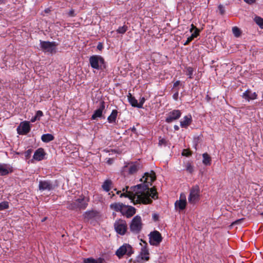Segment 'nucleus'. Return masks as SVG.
Returning a JSON list of instances; mask_svg holds the SVG:
<instances>
[{
	"instance_id": "obj_55",
	"label": "nucleus",
	"mask_w": 263,
	"mask_h": 263,
	"mask_svg": "<svg viewBox=\"0 0 263 263\" xmlns=\"http://www.w3.org/2000/svg\"><path fill=\"white\" fill-rule=\"evenodd\" d=\"M174 128L176 129V130H178L179 129V127L177 125H175L174 126Z\"/></svg>"
},
{
	"instance_id": "obj_57",
	"label": "nucleus",
	"mask_w": 263,
	"mask_h": 263,
	"mask_svg": "<svg viewBox=\"0 0 263 263\" xmlns=\"http://www.w3.org/2000/svg\"><path fill=\"white\" fill-rule=\"evenodd\" d=\"M120 192H121V191H118L117 192V194H119Z\"/></svg>"
},
{
	"instance_id": "obj_21",
	"label": "nucleus",
	"mask_w": 263,
	"mask_h": 263,
	"mask_svg": "<svg viewBox=\"0 0 263 263\" xmlns=\"http://www.w3.org/2000/svg\"><path fill=\"white\" fill-rule=\"evenodd\" d=\"M11 172L10 168L6 164H0V175L5 176Z\"/></svg>"
},
{
	"instance_id": "obj_56",
	"label": "nucleus",
	"mask_w": 263,
	"mask_h": 263,
	"mask_svg": "<svg viewBox=\"0 0 263 263\" xmlns=\"http://www.w3.org/2000/svg\"><path fill=\"white\" fill-rule=\"evenodd\" d=\"M111 161H112V160H110V159H109V160H108V163L109 164H111Z\"/></svg>"
},
{
	"instance_id": "obj_25",
	"label": "nucleus",
	"mask_w": 263,
	"mask_h": 263,
	"mask_svg": "<svg viewBox=\"0 0 263 263\" xmlns=\"http://www.w3.org/2000/svg\"><path fill=\"white\" fill-rule=\"evenodd\" d=\"M128 99L129 102V103L131 104V105L133 106L137 107L138 108V103L137 100L132 96L131 93H129L128 95Z\"/></svg>"
},
{
	"instance_id": "obj_53",
	"label": "nucleus",
	"mask_w": 263,
	"mask_h": 263,
	"mask_svg": "<svg viewBox=\"0 0 263 263\" xmlns=\"http://www.w3.org/2000/svg\"><path fill=\"white\" fill-rule=\"evenodd\" d=\"M37 120V118H36V116H35L34 117H33L31 119V121L32 122H35L36 120Z\"/></svg>"
},
{
	"instance_id": "obj_30",
	"label": "nucleus",
	"mask_w": 263,
	"mask_h": 263,
	"mask_svg": "<svg viewBox=\"0 0 263 263\" xmlns=\"http://www.w3.org/2000/svg\"><path fill=\"white\" fill-rule=\"evenodd\" d=\"M67 208L69 210L79 209L78 204L76 203V200L72 201V202L68 203Z\"/></svg>"
},
{
	"instance_id": "obj_45",
	"label": "nucleus",
	"mask_w": 263,
	"mask_h": 263,
	"mask_svg": "<svg viewBox=\"0 0 263 263\" xmlns=\"http://www.w3.org/2000/svg\"><path fill=\"white\" fill-rule=\"evenodd\" d=\"M31 151L30 149H29L25 153L26 154V157H28L29 156V155L31 154Z\"/></svg>"
},
{
	"instance_id": "obj_27",
	"label": "nucleus",
	"mask_w": 263,
	"mask_h": 263,
	"mask_svg": "<svg viewBox=\"0 0 263 263\" xmlns=\"http://www.w3.org/2000/svg\"><path fill=\"white\" fill-rule=\"evenodd\" d=\"M203 156V163L206 165H210L211 163V159L210 156L207 154L204 153L202 155Z\"/></svg>"
},
{
	"instance_id": "obj_10",
	"label": "nucleus",
	"mask_w": 263,
	"mask_h": 263,
	"mask_svg": "<svg viewBox=\"0 0 263 263\" xmlns=\"http://www.w3.org/2000/svg\"><path fill=\"white\" fill-rule=\"evenodd\" d=\"M128 205H126L122 203H113L110 205V208L112 210L116 212H120L121 213L125 216L126 213V209H127Z\"/></svg>"
},
{
	"instance_id": "obj_1",
	"label": "nucleus",
	"mask_w": 263,
	"mask_h": 263,
	"mask_svg": "<svg viewBox=\"0 0 263 263\" xmlns=\"http://www.w3.org/2000/svg\"><path fill=\"white\" fill-rule=\"evenodd\" d=\"M144 180L143 184H138L130 187L128 191V186H126L122 190L123 192H126L120 194V197H128L135 203L142 202L144 204L151 203L152 202L150 197L153 199L157 198V192L154 187L149 189V185H152V182L156 179V175L154 171L150 173H145L141 181Z\"/></svg>"
},
{
	"instance_id": "obj_59",
	"label": "nucleus",
	"mask_w": 263,
	"mask_h": 263,
	"mask_svg": "<svg viewBox=\"0 0 263 263\" xmlns=\"http://www.w3.org/2000/svg\"><path fill=\"white\" fill-rule=\"evenodd\" d=\"M261 215L263 216V212L261 213Z\"/></svg>"
},
{
	"instance_id": "obj_31",
	"label": "nucleus",
	"mask_w": 263,
	"mask_h": 263,
	"mask_svg": "<svg viewBox=\"0 0 263 263\" xmlns=\"http://www.w3.org/2000/svg\"><path fill=\"white\" fill-rule=\"evenodd\" d=\"M9 204L8 201H4L0 203V211L9 209Z\"/></svg>"
},
{
	"instance_id": "obj_42",
	"label": "nucleus",
	"mask_w": 263,
	"mask_h": 263,
	"mask_svg": "<svg viewBox=\"0 0 263 263\" xmlns=\"http://www.w3.org/2000/svg\"><path fill=\"white\" fill-rule=\"evenodd\" d=\"M194 39V38L192 36H189L187 39V40L186 41V42L184 43V45H187L190 42H191Z\"/></svg>"
},
{
	"instance_id": "obj_44",
	"label": "nucleus",
	"mask_w": 263,
	"mask_h": 263,
	"mask_svg": "<svg viewBox=\"0 0 263 263\" xmlns=\"http://www.w3.org/2000/svg\"><path fill=\"white\" fill-rule=\"evenodd\" d=\"M247 3L251 4H253L255 2V0H244Z\"/></svg>"
},
{
	"instance_id": "obj_51",
	"label": "nucleus",
	"mask_w": 263,
	"mask_h": 263,
	"mask_svg": "<svg viewBox=\"0 0 263 263\" xmlns=\"http://www.w3.org/2000/svg\"><path fill=\"white\" fill-rule=\"evenodd\" d=\"M242 219H238L236 220L235 222H234L232 224H237L238 223H239Z\"/></svg>"
},
{
	"instance_id": "obj_26",
	"label": "nucleus",
	"mask_w": 263,
	"mask_h": 263,
	"mask_svg": "<svg viewBox=\"0 0 263 263\" xmlns=\"http://www.w3.org/2000/svg\"><path fill=\"white\" fill-rule=\"evenodd\" d=\"M103 259L99 258L98 259H95L92 258H88L84 259V263H102Z\"/></svg>"
},
{
	"instance_id": "obj_19",
	"label": "nucleus",
	"mask_w": 263,
	"mask_h": 263,
	"mask_svg": "<svg viewBox=\"0 0 263 263\" xmlns=\"http://www.w3.org/2000/svg\"><path fill=\"white\" fill-rule=\"evenodd\" d=\"M192 121L191 115L186 116L183 118V120L180 121V126L182 127L186 128L191 124Z\"/></svg>"
},
{
	"instance_id": "obj_18",
	"label": "nucleus",
	"mask_w": 263,
	"mask_h": 263,
	"mask_svg": "<svg viewBox=\"0 0 263 263\" xmlns=\"http://www.w3.org/2000/svg\"><path fill=\"white\" fill-rule=\"evenodd\" d=\"M45 153L44 149H37L34 153L33 158L37 161H40L44 158Z\"/></svg>"
},
{
	"instance_id": "obj_6",
	"label": "nucleus",
	"mask_w": 263,
	"mask_h": 263,
	"mask_svg": "<svg viewBox=\"0 0 263 263\" xmlns=\"http://www.w3.org/2000/svg\"><path fill=\"white\" fill-rule=\"evenodd\" d=\"M89 63L93 68L99 69L102 68L104 60L100 55H92L89 58Z\"/></svg>"
},
{
	"instance_id": "obj_50",
	"label": "nucleus",
	"mask_w": 263,
	"mask_h": 263,
	"mask_svg": "<svg viewBox=\"0 0 263 263\" xmlns=\"http://www.w3.org/2000/svg\"><path fill=\"white\" fill-rule=\"evenodd\" d=\"M103 48V45L101 43H99L98 44V45L97 46V48L99 49V50H101Z\"/></svg>"
},
{
	"instance_id": "obj_29",
	"label": "nucleus",
	"mask_w": 263,
	"mask_h": 263,
	"mask_svg": "<svg viewBox=\"0 0 263 263\" xmlns=\"http://www.w3.org/2000/svg\"><path fill=\"white\" fill-rule=\"evenodd\" d=\"M53 136L51 134H47L42 136V140L45 142H49L53 139Z\"/></svg>"
},
{
	"instance_id": "obj_4",
	"label": "nucleus",
	"mask_w": 263,
	"mask_h": 263,
	"mask_svg": "<svg viewBox=\"0 0 263 263\" xmlns=\"http://www.w3.org/2000/svg\"><path fill=\"white\" fill-rule=\"evenodd\" d=\"M133 253L134 251L131 246L125 243L116 251V254L119 258H121L124 255L130 256Z\"/></svg>"
},
{
	"instance_id": "obj_11",
	"label": "nucleus",
	"mask_w": 263,
	"mask_h": 263,
	"mask_svg": "<svg viewBox=\"0 0 263 263\" xmlns=\"http://www.w3.org/2000/svg\"><path fill=\"white\" fill-rule=\"evenodd\" d=\"M30 130V124L28 121L21 122L17 128V133L20 135H26L29 132Z\"/></svg>"
},
{
	"instance_id": "obj_38",
	"label": "nucleus",
	"mask_w": 263,
	"mask_h": 263,
	"mask_svg": "<svg viewBox=\"0 0 263 263\" xmlns=\"http://www.w3.org/2000/svg\"><path fill=\"white\" fill-rule=\"evenodd\" d=\"M199 32V30L197 28H196V30H195L194 32L192 33L191 36H192L194 39L198 35Z\"/></svg>"
},
{
	"instance_id": "obj_34",
	"label": "nucleus",
	"mask_w": 263,
	"mask_h": 263,
	"mask_svg": "<svg viewBox=\"0 0 263 263\" xmlns=\"http://www.w3.org/2000/svg\"><path fill=\"white\" fill-rule=\"evenodd\" d=\"M127 27L126 26L124 25L122 27H120L117 30V32L119 33H124L127 30Z\"/></svg>"
},
{
	"instance_id": "obj_47",
	"label": "nucleus",
	"mask_w": 263,
	"mask_h": 263,
	"mask_svg": "<svg viewBox=\"0 0 263 263\" xmlns=\"http://www.w3.org/2000/svg\"><path fill=\"white\" fill-rule=\"evenodd\" d=\"M178 95H179L178 92H176L175 94H174L173 98L175 100H177L178 99Z\"/></svg>"
},
{
	"instance_id": "obj_37",
	"label": "nucleus",
	"mask_w": 263,
	"mask_h": 263,
	"mask_svg": "<svg viewBox=\"0 0 263 263\" xmlns=\"http://www.w3.org/2000/svg\"><path fill=\"white\" fill-rule=\"evenodd\" d=\"M193 69L191 67H188L186 69V74L189 76L190 78H192V76L193 74Z\"/></svg>"
},
{
	"instance_id": "obj_9",
	"label": "nucleus",
	"mask_w": 263,
	"mask_h": 263,
	"mask_svg": "<svg viewBox=\"0 0 263 263\" xmlns=\"http://www.w3.org/2000/svg\"><path fill=\"white\" fill-rule=\"evenodd\" d=\"M56 46L57 45L54 42L41 41V47L45 52H55Z\"/></svg>"
},
{
	"instance_id": "obj_7",
	"label": "nucleus",
	"mask_w": 263,
	"mask_h": 263,
	"mask_svg": "<svg viewBox=\"0 0 263 263\" xmlns=\"http://www.w3.org/2000/svg\"><path fill=\"white\" fill-rule=\"evenodd\" d=\"M149 237V242L153 246H158L162 240L161 234L157 231L151 232Z\"/></svg>"
},
{
	"instance_id": "obj_17",
	"label": "nucleus",
	"mask_w": 263,
	"mask_h": 263,
	"mask_svg": "<svg viewBox=\"0 0 263 263\" xmlns=\"http://www.w3.org/2000/svg\"><path fill=\"white\" fill-rule=\"evenodd\" d=\"M257 96V95L255 92L247 90L243 93L242 98L249 101L250 100L256 99Z\"/></svg>"
},
{
	"instance_id": "obj_8",
	"label": "nucleus",
	"mask_w": 263,
	"mask_h": 263,
	"mask_svg": "<svg viewBox=\"0 0 263 263\" xmlns=\"http://www.w3.org/2000/svg\"><path fill=\"white\" fill-rule=\"evenodd\" d=\"M142 167V165L139 161L128 163L124 167V170L128 169L129 174L136 173Z\"/></svg>"
},
{
	"instance_id": "obj_2",
	"label": "nucleus",
	"mask_w": 263,
	"mask_h": 263,
	"mask_svg": "<svg viewBox=\"0 0 263 263\" xmlns=\"http://www.w3.org/2000/svg\"><path fill=\"white\" fill-rule=\"evenodd\" d=\"M142 226L141 217L137 215L133 218L130 222L129 224L130 231L134 234H139L142 229Z\"/></svg>"
},
{
	"instance_id": "obj_49",
	"label": "nucleus",
	"mask_w": 263,
	"mask_h": 263,
	"mask_svg": "<svg viewBox=\"0 0 263 263\" xmlns=\"http://www.w3.org/2000/svg\"><path fill=\"white\" fill-rule=\"evenodd\" d=\"M180 83V82L179 81H177L174 84V87H177L178 86Z\"/></svg>"
},
{
	"instance_id": "obj_33",
	"label": "nucleus",
	"mask_w": 263,
	"mask_h": 263,
	"mask_svg": "<svg viewBox=\"0 0 263 263\" xmlns=\"http://www.w3.org/2000/svg\"><path fill=\"white\" fill-rule=\"evenodd\" d=\"M232 31L233 34L236 37H238L240 36L241 32L240 29L237 27H234L232 28Z\"/></svg>"
},
{
	"instance_id": "obj_41",
	"label": "nucleus",
	"mask_w": 263,
	"mask_h": 263,
	"mask_svg": "<svg viewBox=\"0 0 263 263\" xmlns=\"http://www.w3.org/2000/svg\"><path fill=\"white\" fill-rule=\"evenodd\" d=\"M218 9L219 10L220 13L221 14H223L224 13V9L223 6L220 5L218 7Z\"/></svg>"
},
{
	"instance_id": "obj_32",
	"label": "nucleus",
	"mask_w": 263,
	"mask_h": 263,
	"mask_svg": "<svg viewBox=\"0 0 263 263\" xmlns=\"http://www.w3.org/2000/svg\"><path fill=\"white\" fill-rule=\"evenodd\" d=\"M254 21L258 26H260V27L263 28V18L258 16H256L254 18Z\"/></svg>"
},
{
	"instance_id": "obj_20",
	"label": "nucleus",
	"mask_w": 263,
	"mask_h": 263,
	"mask_svg": "<svg viewBox=\"0 0 263 263\" xmlns=\"http://www.w3.org/2000/svg\"><path fill=\"white\" fill-rule=\"evenodd\" d=\"M112 186V181L110 179L105 180L102 185V189L106 192H109Z\"/></svg>"
},
{
	"instance_id": "obj_35",
	"label": "nucleus",
	"mask_w": 263,
	"mask_h": 263,
	"mask_svg": "<svg viewBox=\"0 0 263 263\" xmlns=\"http://www.w3.org/2000/svg\"><path fill=\"white\" fill-rule=\"evenodd\" d=\"M190 149H183L182 152V155L183 156L189 157L192 155V153L190 151Z\"/></svg>"
},
{
	"instance_id": "obj_39",
	"label": "nucleus",
	"mask_w": 263,
	"mask_h": 263,
	"mask_svg": "<svg viewBox=\"0 0 263 263\" xmlns=\"http://www.w3.org/2000/svg\"><path fill=\"white\" fill-rule=\"evenodd\" d=\"M145 101L144 98H141L140 100L139 103H138V108H142L143 104Z\"/></svg>"
},
{
	"instance_id": "obj_23",
	"label": "nucleus",
	"mask_w": 263,
	"mask_h": 263,
	"mask_svg": "<svg viewBox=\"0 0 263 263\" xmlns=\"http://www.w3.org/2000/svg\"><path fill=\"white\" fill-rule=\"evenodd\" d=\"M136 210L134 207L128 205L127 209H126L125 217L128 218L131 217L136 213Z\"/></svg>"
},
{
	"instance_id": "obj_36",
	"label": "nucleus",
	"mask_w": 263,
	"mask_h": 263,
	"mask_svg": "<svg viewBox=\"0 0 263 263\" xmlns=\"http://www.w3.org/2000/svg\"><path fill=\"white\" fill-rule=\"evenodd\" d=\"M186 170L189 173H192L194 171V168L193 165L190 163L188 162L186 164Z\"/></svg>"
},
{
	"instance_id": "obj_43",
	"label": "nucleus",
	"mask_w": 263,
	"mask_h": 263,
	"mask_svg": "<svg viewBox=\"0 0 263 263\" xmlns=\"http://www.w3.org/2000/svg\"><path fill=\"white\" fill-rule=\"evenodd\" d=\"M68 14L70 16H74V11L73 9H71L70 10V11L68 13Z\"/></svg>"
},
{
	"instance_id": "obj_13",
	"label": "nucleus",
	"mask_w": 263,
	"mask_h": 263,
	"mask_svg": "<svg viewBox=\"0 0 263 263\" xmlns=\"http://www.w3.org/2000/svg\"><path fill=\"white\" fill-rule=\"evenodd\" d=\"M181 115V112L179 110H174L171 111L166 119V122L171 123L174 120L179 119Z\"/></svg>"
},
{
	"instance_id": "obj_54",
	"label": "nucleus",
	"mask_w": 263,
	"mask_h": 263,
	"mask_svg": "<svg viewBox=\"0 0 263 263\" xmlns=\"http://www.w3.org/2000/svg\"><path fill=\"white\" fill-rule=\"evenodd\" d=\"M111 151H112V152H114L115 153H119V152L118 150L115 149H114V151H113V150H112Z\"/></svg>"
},
{
	"instance_id": "obj_24",
	"label": "nucleus",
	"mask_w": 263,
	"mask_h": 263,
	"mask_svg": "<svg viewBox=\"0 0 263 263\" xmlns=\"http://www.w3.org/2000/svg\"><path fill=\"white\" fill-rule=\"evenodd\" d=\"M148 250L146 247H143L141 249V255L142 259L148 260L149 259Z\"/></svg>"
},
{
	"instance_id": "obj_14",
	"label": "nucleus",
	"mask_w": 263,
	"mask_h": 263,
	"mask_svg": "<svg viewBox=\"0 0 263 263\" xmlns=\"http://www.w3.org/2000/svg\"><path fill=\"white\" fill-rule=\"evenodd\" d=\"M105 109V103L103 101L101 102L99 108L97 109L91 117L92 120H95L97 118L102 116L103 110Z\"/></svg>"
},
{
	"instance_id": "obj_16",
	"label": "nucleus",
	"mask_w": 263,
	"mask_h": 263,
	"mask_svg": "<svg viewBox=\"0 0 263 263\" xmlns=\"http://www.w3.org/2000/svg\"><path fill=\"white\" fill-rule=\"evenodd\" d=\"M98 216V212L95 210L87 211L83 214L84 219L87 220L92 219Z\"/></svg>"
},
{
	"instance_id": "obj_40",
	"label": "nucleus",
	"mask_w": 263,
	"mask_h": 263,
	"mask_svg": "<svg viewBox=\"0 0 263 263\" xmlns=\"http://www.w3.org/2000/svg\"><path fill=\"white\" fill-rule=\"evenodd\" d=\"M43 116V112L42 111L38 110L35 115L36 118H37V120H40V118Z\"/></svg>"
},
{
	"instance_id": "obj_58",
	"label": "nucleus",
	"mask_w": 263,
	"mask_h": 263,
	"mask_svg": "<svg viewBox=\"0 0 263 263\" xmlns=\"http://www.w3.org/2000/svg\"><path fill=\"white\" fill-rule=\"evenodd\" d=\"M46 217H45V218H44L42 220V222L46 220Z\"/></svg>"
},
{
	"instance_id": "obj_15",
	"label": "nucleus",
	"mask_w": 263,
	"mask_h": 263,
	"mask_svg": "<svg viewBox=\"0 0 263 263\" xmlns=\"http://www.w3.org/2000/svg\"><path fill=\"white\" fill-rule=\"evenodd\" d=\"M76 203L79 210H84L88 205V200L84 197H80L76 199Z\"/></svg>"
},
{
	"instance_id": "obj_3",
	"label": "nucleus",
	"mask_w": 263,
	"mask_h": 263,
	"mask_svg": "<svg viewBox=\"0 0 263 263\" xmlns=\"http://www.w3.org/2000/svg\"><path fill=\"white\" fill-rule=\"evenodd\" d=\"M200 199V189L198 185L193 186L188 197L189 202L192 204H196Z\"/></svg>"
},
{
	"instance_id": "obj_28",
	"label": "nucleus",
	"mask_w": 263,
	"mask_h": 263,
	"mask_svg": "<svg viewBox=\"0 0 263 263\" xmlns=\"http://www.w3.org/2000/svg\"><path fill=\"white\" fill-rule=\"evenodd\" d=\"M118 112L116 110H113L111 115L108 117V121L110 123L114 122L116 121Z\"/></svg>"
},
{
	"instance_id": "obj_12",
	"label": "nucleus",
	"mask_w": 263,
	"mask_h": 263,
	"mask_svg": "<svg viewBox=\"0 0 263 263\" xmlns=\"http://www.w3.org/2000/svg\"><path fill=\"white\" fill-rule=\"evenodd\" d=\"M39 188L41 191H51L54 189V186L51 181L49 180H41L39 182Z\"/></svg>"
},
{
	"instance_id": "obj_48",
	"label": "nucleus",
	"mask_w": 263,
	"mask_h": 263,
	"mask_svg": "<svg viewBox=\"0 0 263 263\" xmlns=\"http://www.w3.org/2000/svg\"><path fill=\"white\" fill-rule=\"evenodd\" d=\"M196 28H197L193 24H192L191 28L190 29V31L192 32L194 30H196Z\"/></svg>"
},
{
	"instance_id": "obj_46",
	"label": "nucleus",
	"mask_w": 263,
	"mask_h": 263,
	"mask_svg": "<svg viewBox=\"0 0 263 263\" xmlns=\"http://www.w3.org/2000/svg\"><path fill=\"white\" fill-rule=\"evenodd\" d=\"M158 217H159L158 215L157 214H154L153 215V219H154V220L155 221H157V220H158Z\"/></svg>"
},
{
	"instance_id": "obj_22",
	"label": "nucleus",
	"mask_w": 263,
	"mask_h": 263,
	"mask_svg": "<svg viewBox=\"0 0 263 263\" xmlns=\"http://www.w3.org/2000/svg\"><path fill=\"white\" fill-rule=\"evenodd\" d=\"M176 207H178L180 210H183L185 209L186 204V201L185 197L183 199L177 200L175 203Z\"/></svg>"
},
{
	"instance_id": "obj_5",
	"label": "nucleus",
	"mask_w": 263,
	"mask_h": 263,
	"mask_svg": "<svg viewBox=\"0 0 263 263\" xmlns=\"http://www.w3.org/2000/svg\"><path fill=\"white\" fill-rule=\"evenodd\" d=\"M114 228L118 234L124 235L127 229L126 222L123 219H118L114 223Z\"/></svg>"
},
{
	"instance_id": "obj_52",
	"label": "nucleus",
	"mask_w": 263,
	"mask_h": 263,
	"mask_svg": "<svg viewBox=\"0 0 263 263\" xmlns=\"http://www.w3.org/2000/svg\"><path fill=\"white\" fill-rule=\"evenodd\" d=\"M165 142V140L164 139H162L159 141V144L161 145L162 143H164Z\"/></svg>"
}]
</instances>
